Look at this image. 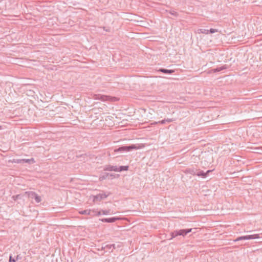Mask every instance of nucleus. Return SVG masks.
<instances>
[{"label":"nucleus","instance_id":"nucleus-8","mask_svg":"<svg viewBox=\"0 0 262 262\" xmlns=\"http://www.w3.org/2000/svg\"><path fill=\"white\" fill-rule=\"evenodd\" d=\"M119 219V217L117 216H114V217H111L109 218H103L99 219L100 221H101L102 222L104 223H114L117 220Z\"/></svg>","mask_w":262,"mask_h":262},{"label":"nucleus","instance_id":"nucleus-10","mask_svg":"<svg viewBox=\"0 0 262 262\" xmlns=\"http://www.w3.org/2000/svg\"><path fill=\"white\" fill-rule=\"evenodd\" d=\"M158 71L159 72H161L165 74L170 75V74H172V73H173L175 72V70H169V69H164V68H160L158 70Z\"/></svg>","mask_w":262,"mask_h":262},{"label":"nucleus","instance_id":"nucleus-16","mask_svg":"<svg viewBox=\"0 0 262 262\" xmlns=\"http://www.w3.org/2000/svg\"><path fill=\"white\" fill-rule=\"evenodd\" d=\"M227 68H228V66H227V65H226V64H225V65L223 66H222V67H217V68H215V69H214L213 70V72H214V73H215V72H220V71H222V70H226V69H227Z\"/></svg>","mask_w":262,"mask_h":262},{"label":"nucleus","instance_id":"nucleus-12","mask_svg":"<svg viewBox=\"0 0 262 262\" xmlns=\"http://www.w3.org/2000/svg\"><path fill=\"white\" fill-rule=\"evenodd\" d=\"M195 173V176H197L203 178H206V174H205V172L200 170V169H198V168H196V172Z\"/></svg>","mask_w":262,"mask_h":262},{"label":"nucleus","instance_id":"nucleus-5","mask_svg":"<svg viewBox=\"0 0 262 262\" xmlns=\"http://www.w3.org/2000/svg\"><path fill=\"white\" fill-rule=\"evenodd\" d=\"M111 193L108 194L105 193H99L95 195H93V201L94 202H97L98 201H101V200L106 198Z\"/></svg>","mask_w":262,"mask_h":262},{"label":"nucleus","instance_id":"nucleus-23","mask_svg":"<svg viewBox=\"0 0 262 262\" xmlns=\"http://www.w3.org/2000/svg\"><path fill=\"white\" fill-rule=\"evenodd\" d=\"M102 214L103 215H107L111 214V210H101Z\"/></svg>","mask_w":262,"mask_h":262},{"label":"nucleus","instance_id":"nucleus-11","mask_svg":"<svg viewBox=\"0 0 262 262\" xmlns=\"http://www.w3.org/2000/svg\"><path fill=\"white\" fill-rule=\"evenodd\" d=\"M104 170L110 171H116L117 172V166H113L111 165H107L104 166Z\"/></svg>","mask_w":262,"mask_h":262},{"label":"nucleus","instance_id":"nucleus-20","mask_svg":"<svg viewBox=\"0 0 262 262\" xmlns=\"http://www.w3.org/2000/svg\"><path fill=\"white\" fill-rule=\"evenodd\" d=\"M199 32L200 33L205 34H208L209 31L208 29H200L199 30Z\"/></svg>","mask_w":262,"mask_h":262},{"label":"nucleus","instance_id":"nucleus-30","mask_svg":"<svg viewBox=\"0 0 262 262\" xmlns=\"http://www.w3.org/2000/svg\"><path fill=\"white\" fill-rule=\"evenodd\" d=\"M86 155L85 154H80V155H77L76 156V158H82V157H83L85 156Z\"/></svg>","mask_w":262,"mask_h":262},{"label":"nucleus","instance_id":"nucleus-27","mask_svg":"<svg viewBox=\"0 0 262 262\" xmlns=\"http://www.w3.org/2000/svg\"><path fill=\"white\" fill-rule=\"evenodd\" d=\"M106 249V245H105V244H103L100 248L97 249V250H105Z\"/></svg>","mask_w":262,"mask_h":262},{"label":"nucleus","instance_id":"nucleus-13","mask_svg":"<svg viewBox=\"0 0 262 262\" xmlns=\"http://www.w3.org/2000/svg\"><path fill=\"white\" fill-rule=\"evenodd\" d=\"M92 212H95V209H93V210L85 209V210H81V211H80L79 212V213L80 214H85V215H92Z\"/></svg>","mask_w":262,"mask_h":262},{"label":"nucleus","instance_id":"nucleus-21","mask_svg":"<svg viewBox=\"0 0 262 262\" xmlns=\"http://www.w3.org/2000/svg\"><path fill=\"white\" fill-rule=\"evenodd\" d=\"M102 214L101 210L100 211H98L97 210H95V212H92L93 216L96 215L99 216Z\"/></svg>","mask_w":262,"mask_h":262},{"label":"nucleus","instance_id":"nucleus-1","mask_svg":"<svg viewBox=\"0 0 262 262\" xmlns=\"http://www.w3.org/2000/svg\"><path fill=\"white\" fill-rule=\"evenodd\" d=\"M192 230V228H188L174 230L170 232V235L171 237L170 239H171L178 236H182L185 237L188 233L191 232Z\"/></svg>","mask_w":262,"mask_h":262},{"label":"nucleus","instance_id":"nucleus-6","mask_svg":"<svg viewBox=\"0 0 262 262\" xmlns=\"http://www.w3.org/2000/svg\"><path fill=\"white\" fill-rule=\"evenodd\" d=\"M120 176L118 174L104 173L103 174L100 176L99 180L102 181L106 179L111 178L112 179L114 178H118Z\"/></svg>","mask_w":262,"mask_h":262},{"label":"nucleus","instance_id":"nucleus-9","mask_svg":"<svg viewBox=\"0 0 262 262\" xmlns=\"http://www.w3.org/2000/svg\"><path fill=\"white\" fill-rule=\"evenodd\" d=\"M196 168V167L187 168L184 170L183 172L186 174H191L193 176H195Z\"/></svg>","mask_w":262,"mask_h":262},{"label":"nucleus","instance_id":"nucleus-31","mask_svg":"<svg viewBox=\"0 0 262 262\" xmlns=\"http://www.w3.org/2000/svg\"><path fill=\"white\" fill-rule=\"evenodd\" d=\"M21 259V256H20V255H17L16 256V258H15V259H16V261L19 260V259Z\"/></svg>","mask_w":262,"mask_h":262},{"label":"nucleus","instance_id":"nucleus-32","mask_svg":"<svg viewBox=\"0 0 262 262\" xmlns=\"http://www.w3.org/2000/svg\"><path fill=\"white\" fill-rule=\"evenodd\" d=\"M2 126L0 125V129H2Z\"/></svg>","mask_w":262,"mask_h":262},{"label":"nucleus","instance_id":"nucleus-7","mask_svg":"<svg viewBox=\"0 0 262 262\" xmlns=\"http://www.w3.org/2000/svg\"><path fill=\"white\" fill-rule=\"evenodd\" d=\"M26 193H27L28 196L29 198L34 199L35 200L36 203H38L41 202V197L40 196H39L35 192L29 191V192H26Z\"/></svg>","mask_w":262,"mask_h":262},{"label":"nucleus","instance_id":"nucleus-26","mask_svg":"<svg viewBox=\"0 0 262 262\" xmlns=\"http://www.w3.org/2000/svg\"><path fill=\"white\" fill-rule=\"evenodd\" d=\"M208 31H209V34H210V33L212 34V33L217 32L218 31L217 29L211 28L210 29L208 30Z\"/></svg>","mask_w":262,"mask_h":262},{"label":"nucleus","instance_id":"nucleus-24","mask_svg":"<svg viewBox=\"0 0 262 262\" xmlns=\"http://www.w3.org/2000/svg\"><path fill=\"white\" fill-rule=\"evenodd\" d=\"M12 162L15 163H22V159H13Z\"/></svg>","mask_w":262,"mask_h":262},{"label":"nucleus","instance_id":"nucleus-2","mask_svg":"<svg viewBox=\"0 0 262 262\" xmlns=\"http://www.w3.org/2000/svg\"><path fill=\"white\" fill-rule=\"evenodd\" d=\"M93 98L95 100H100L103 101L107 100L116 101L117 100V98L116 97L101 94H94Z\"/></svg>","mask_w":262,"mask_h":262},{"label":"nucleus","instance_id":"nucleus-4","mask_svg":"<svg viewBox=\"0 0 262 262\" xmlns=\"http://www.w3.org/2000/svg\"><path fill=\"white\" fill-rule=\"evenodd\" d=\"M259 237H260V236L258 234L247 235H244V236H238L235 239H234V241L237 242V241H239L241 240H249V239L259 238Z\"/></svg>","mask_w":262,"mask_h":262},{"label":"nucleus","instance_id":"nucleus-18","mask_svg":"<svg viewBox=\"0 0 262 262\" xmlns=\"http://www.w3.org/2000/svg\"><path fill=\"white\" fill-rule=\"evenodd\" d=\"M106 248L107 250H111L110 252H112L113 250L116 248L115 244L106 245Z\"/></svg>","mask_w":262,"mask_h":262},{"label":"nucleus","instance_id":"nucleus-19","mask_svg":"<svg viewBox=\"0 0 262 262\" xmlns=\"http://www.w3.org/2000/svg\"><path fill=\"white\" fill-rule=\"evenodd\" d=\"M124 146H121L117 148H116L114 150V152H124Z\"/></svg>","mask_w":262,"mask_h":262},{"label":"nucleus","instance_id":"nucleus-22","mask_svg":"<svg viewBox=\"0 0 262 262\" xmlns=\"http://www.w3.org/2000/svg\"><path fill=\"white\" fill-rule=\"evenodd\" d=\"M167 12H168L171 15L175 16V17H178L179 16V14L174 11H171V10H170V11H166Z\"/></svg>","mask_w":262,"mask_h":262},{"label":"nucleus","instance_id":"nucleus-28","mask_svg":"<svg viewBox=\"0 0 262 262\" xmlns=\"http://www.w3.org/2000/svg\"><path fill=\"white\" fill-rule=\"evenodd\" d=\"M20 198V195L18 194V195H13L12 196V198L13 199V200L14 201H16L17 200V199H18L19 198Z\"/></svg>","mask_w":262,"mask_h":262},{"label":"nucleus","instance_id":"nucleus-14","mask_svg":"<svg viewBox=\"0 0 262 262\" xmlns=\"http://www.w3.org/2000/svg\"><path fill=\"white\" fill-rule=\"evenodd\" d=\"M174 120H173V119H164L161 121H159L158 122H156L155 123V124H158V123H160V124H165L166 123H171V122H172Z\"/></svg>","mask_w":262,"mask_h":262},{"label":"nucleus","instance_id":"nucleus-15","mask_svg":"<svg viewBox=\"0 0 262 262\" xmlns=\"http://www.w3.org/2000/svg\"><path fill=\"white\" fill-rule=\"evenodd\" d=\"M129 166H119V167L117 166V172H121L123 171H127L128 170Z\"/></svg>","mask_w":262,"mask_h":262},{"label":"nucleus","instance_id":"nucleus-17","mask_svg":"<svg viewBox=\"0 0 262 262\" xmlns=\"http://www.w3.org/2000/svg\"><path fill=\"white\" fill-rule=\"evenodd\" d=\"M35 162L34 159L33 158L31 159H22V163H27L29 164H32Z\"/></svg>","mask_w":262,"mask_h":262},{"label":"nucleus","instance_id":"nucleus-25","mask_svg":"<svg viewBox=\"0 0 262 262\" xmlns=\"http://www.w3.org/2000/svg\"><path fill=\"white\" fill-rule=\"evenodd\" d=\"M15 258H13L12 254L9 256V262H16Z\"/></svg>","mask_w":262,"mask_h":262},{"label":"nucleus","instance_id":"nucleus-29","mask_svg":"<svg viewBox=\"0 0 262 262\" xmlns=\"http://www.w3.org/2000/svg\"><path fill=\"white\" fill-rule=\"evenodd\" d=\"M214 169L212 170H208L206 172H205V174H206V177L208 176V174L211 172Z\"/></svg>","mask_w":262,"mask_h":262},{"label":"nucleus","instance_id":"nucleus-3","mask_svg":"<svg viewBox=\"0 0 262 262\" xmlns=\"http://www.w3.org/2000/svg\"><path fill=\"white\" fill-rule=\"evenodd\" d=\"M124 147L125 151H130L134 149L137 150L143 148L145 147V145L143 144H136L124 145Z\"/></svg>","mask_w":262,"mask_h":262}]
</instances>
